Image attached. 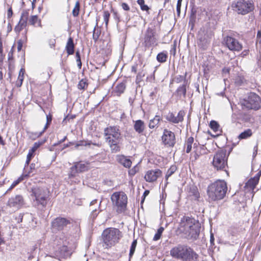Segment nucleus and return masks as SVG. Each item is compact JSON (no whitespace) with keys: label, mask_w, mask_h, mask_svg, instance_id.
Masks as SVG:
<instances>
[{"label":"nucleus","mask_w":261,"mask_h":261,"mask_svg":"<svg viewBox=\"0 0 261 261\" xmlns=\"http://www.w3.org/2000/svg\"><path fill=\"white\" fill-rule=\"evenodd\" d=\"M260 176L261 171H259L253 177L251 178L246 183L245 187L253 191L258 183Z\"/></svg>","instance_id":"obj_19"},{"label":"nucleus","mask_w":261,"mask_h":261,"mask_svg":"<svg viewBox=\"0 0 261 261\" xmlns=\"http://www.w3.org/2000/svg\"><path fill=\"white\" fill-rule=\"evenodd\" d=\"M23 179L22 177H20L16 180L14 181L11 185L10 187L8 189V191H10L14 188L16 185H17Z\"/></svg>","instance_id":"obj_45"},{"label":"nucleus","mask_w":261,"mask_h":261,"mask_svg":"<svg viewBox=\"0 0 261 261\" xmlns=\"http://www.w3.org/2000/svg\"><path fill=\"white\" fill-rule=\"evenodd\" d=\"M24 72H25L24 69L23 68H21V69L20 70L19 72L18 80L20 82V85H19L20 86H21L22 82L23 81V75H24Z\"/></svg>","instance_id":"obj_43"},{"label":"nucleus","mask_w":261,"mask_h":261,"mask_svg":"<svg viewBox=\"0 0 261 261\" xmlns=\"http://www.w3.org/2000/svg\"><path fill=\"white\" fill-rule=\"evenodd\" d=\"M117 161L125 168H129L132 165V161L123 155H118L116 156Z\"/></svg>","instance_id":"obj_21"},{"label":"nucleus","mask_w":261,"mask_h":261,"mask_svg":"<svg viewBox=\"0 0 261 261\" xmlns=\"http://www.w3.org/2000/svg\"><path fill=\"white\" fill-rule=\"evenodd\" d=\"M67 244L66 241H63V245L57 251V256L62 258H67L71 255V249L67 245Z\"/></svg>","instance_id":"obj_18"},{"label":"nucleus","mask_w":261,"mask_h":261,"mask_svg":"<svg viewBox=\"0 0 261 261\" xmlns=\"http://www.w3.org/2000/svg\"><path fill=\"white\" fill-rule=\"evenodd\" d=\"M149 191L148 190H145L143 194L144 197H145V196L148 195L149 194Z\"/></svg>","instance_id":"obj_63"},{"label":"nucleus","mask_w":261,"mask_h":261,"mask_svg":"<svg viewBox=\"0 0 261 261\" xmlns=\"http://www.w3.org/2000/svg\"><path fill=\"white\" fill-rule=\"evenodd\" d=\"M34 155V153L32 152L29 150V153L27 155V159L31 160V159Z\"/></svg>","instance_id":"obj_57"},{"label":"nucleus","mask_w":261,"mask_h":261,"mask_svg":"<svg viewBox=\"0 0 261 261\" xmlns=\"http://www.w3.org/2000/svg\"><path fill=\"white\" fill-rule=\"evenodd\" d=\"M29 23L35 27H41V20L39 19L37 15H32L31 16L29 20Z\"/></svg>","instance_id":"obj_27"},{"label":"nucleus","mask_w":261,"mask_h":261,"mask_svg":"<svg viewBox=\"0 0 261 261\" xmlns=\"http://www.w3.org/2000/svg\"><path fill=\"white\" fill-rule=\"evenodd\" d=\"M210 126L213 131L216 133V135L218 136L220 135L222 133V130L220 129L219 124L217 122L214 120H212L210 122Z\"/></svg>","instance_id":"obj_26"},{"label":"nucleus","mask_w":261,"mask_h":261,"mask_svg":"<svg viewBox=\"0 0 261 261\" xmlns=\"http://www.w3.org/2000/svg\"><path fill=\"white\" fill-rule=\"evenodd\" d=\"M48 44L50 48H54L55 47L56 44V40L55 39H50L48 41Z\"/></svg>","instance_id":"obj_50"},{"label":"nucleus","mask_w":261,"mask_h":261,"mask_svg":"<svg viewBox=\"0 0 261 261\" xmlns=\"http://www.w3.org/2000/svg\"><path fill=\"white\" fill-rule=\"evenodd\" d=\"M181 4H179V3L177 4L176 5V11L177 13V15L179 16L180 13V8H181Z\"/></svg>","instance_id":"obj_54"},{"label":"nucleus","mask_w":261,"mask_h":261,"mask_svg":"<svg viewBox=\"0 0 261 261\" xmlns=\"http://www.w3.org/2000/svg\"><path fill=\"white\" fill-rule=\"evenodd\" d=\"M161 120H162V119L160 117L159 115H155L153 119L150 120L148 124L149 128L153 129L158 127Z\"/></svg>","instance_id":"obj_24"},{"label":"nucleus","mask_w":261,"mask_h":261,"mask_svg":"<svg viewBox=\"0 0 261 261\" xmlns=\"http://www.w3.org/2000/svg\"><path fill=\"white\" fill-rule=\"evenodd\" d=\"M110 14L108 11H105L103 12V20L106 23V25L107 26L109 22Z\"/></svg>","instance_id":"obj_44"},{"label":"nucleus","mask_w":261,"mask_h":261,"mask_svg":"<svg viewBox=\"0 0 261 261\" xmlns=\"http://www.w3.org/2000/svg\"><path fill=\"white\" fill-rule=\"evenodd\" d=\"M66 50L68 55H71L74 52V44L73 40L71 37H69L68 39L66 45Z\"/></svg>","instance_id":"obj_23"},{"label":"nucleus","mask_w":261,"mask_h":261,"mask_svg":"<svg viewBox=\"0 0 261 261\" xmlns=\"http://www.w3.org/2000/svg\"><path fill=\"white\" fill-rule=\"evenodd\" d=\"M29 16V13L27 11H23L21 14V21H25V23H27V20L28 19Z\"/></svg>","instance_id":"obj_46"},{"label":"nucleus","mask_w":261,"mask_h":261,"mask_svg":"<svg viewBox=\"0 0 261 261\" xmlns=\"http://www.w3.org/2000/svg\"><path fill=\"white\" fill-rule=\"evenodd\" d=\"M224 42L228 49L233 51H240L243 48L242 44L236 38L226 36L224 38Z\"/></svg>","instance_id":"obj_14"},{"label":"nucleus","mask_w":261,"mask_h":261,"mask_svg":"<svg viewBox=\"0 0 261 261\" xmlns=\"http://www.w3.org/2000/svg\"><path fill=\"white\" fill-rule=\"evenodd\" d=\"M162 141L165 145L173 147L176 143L174 133L167 129H164L162 136Z\"/></svg>","instance_id":"obj_15"},{"label":"nucleus","mask_w":261,"mask_h":261,"mask_svg":"<svg viewBox=\"0 0 261 261\" xmlns=\"http://www.w3.org/2000/svg\"><path fill=\"white\" fill-rule=\"evenodd\" d=\"M134 122V128L135 131L139 134H142L145 128L144 122L142 120H138Z\"/></svg>","instance_id":"obj_22"},{"label":"nucleus","mask_w":261,"mask_h":261,"mask_svg":"<svg viewBox=\"0 0 261 261\" xmlns=\"http://www.w3.org/2000/svg\"><path fill=\"white\" fill-rule=\"evenodd\" d=\"M208 44V41L207 39L205 38H203L200 37L198 39V44L201 46L202 47L205 48L207 45Z\"/></svg>","instance_id":"obj_39"},{"label":"nucleus","mask_w":261,"mask_h":261,"mask_svg":"<svg viewBox=\"0 0 261 261\" xmlns=\"http://www.w3.org/2000/svg\"><path fill=\"white\" fill-rule=\"evenodd\" d=\"M101 237L106 246L111 247L119 242L123 237V234L119 229L109 227L103 230Z\"/></svg>","instance_id":"obj_5"},{"label":"nucleus","mask_w":261,"mask_h":261,"mask_svg":"<svg viewBox=\"0 0 261 261\" xmlns=\"http://www.w3.org/2000/svg\"><path fill=\"white\" fill-rule=\"evenodd\" d=\"M183 78H184V77H183L182 76H180L179 78H178V77H177V78L176 79H177V82H180L181 80H183Z\"/></svg>","instance_id":"obj_64"},{"label":"nucleus","mask_w":261,"mask_h":261,"mask_svg":"<svg viewBox=\"0 0 261 261\" xmlns=\"http://www.w3.org/2000/svg\"><path fill=\"white\" fill-rule=\"evenodd\" d=\"M31 196L34 197V204L35 205L46 206L49 197V191L42 187H35L32 189Z\"/></svg>","instance_id":"obj_6"},{"label":"nucleus","mask_w":261,"mask_h":261,"mask_svg":"<svg viewBox=\"0 0 261 261\" xmlns=\"http://www.w3.org/2000/svg\"><path fill=\"white\" fill-rule=\"evenodd\" d=\"M155 32L153 29L148 28L146 30L144 35L143 42L145 49L151 46L157 45V39L155 37Z\"/></svg>","instance_id":"obj_12"},{"label":"nucleus","mask_w":261,"mask_h":261,"mask_svg":"<svg viewBox=\"0 0 261 261\" xmlns=\"http://www.w3.org/2000/svg\"><path fill=\"white\" fill-rule=\"evenodd\" d=\"M210 241H211V244H213V243H214V236H213V234H211Z\"/></svg>","instance_id":"obj_62"},{"label":"nucleus","mask_w":261,"mask_h":261,"mask_svg":"<svg viewBox=\"0 0 261 261\" xmlns=\"http://www.w3.org/2000/svg\"><path fill=\"white\" fill-rule=\"evenodd\" d=\"M52 120V116L50 115H46V123L43 128L42 132L41 133L42 134L49 126Z\"/></svg>","instance_id":"obj_41"},{"label":"nucleus","mask_w":261,"mask_h":261,"mask_svg":"<svg viewBox=\"0 0 261 261\" xmlns=\"http://www.w3.org/2000/svg\"><path fill=\"white\" fill-rule=\"evenodd\" d=\"M71 224L70 220L63 217H57L51 222L52 229L54 231H61L65 229Z\"/></svg>","instance_id":"obj_13"},{"label":"nucleus","mask_w":261,"mask_h":261,"mask_svg":"<svg viewBox=\"0 0 261 261\" xmlns=\"http://www.w3.org/2000/svg\"><path fill=\"white\" fill-rule=\"evenodd\" d=\"M199 221L189 217H184L180 223V230L188 239H196L200 231Z\"/></svg>","instance_id":"obj_1"},{"label":"nucleus","mask_w":261,"mask_h":261,"mask_svg":"<svg viewBox=\"0 0 261 261\" xmlns=\"http://www.w3.org/2000/svg\"><path fill=\"white\" fill-rule=\"evenodd\" d=\"M193 195L194 196V198L195 199H198L199 198V193H198V192L197 189H193Z\"/></svg>","instance_id":"obj_51"},{"label":"nucleus","mask_w":261,"mask_h":261,"mask_svg":"<svg viewBox=\"0 0 261 261\" xmlns=\"http://www.w3.org/2000/svg\"><path fill=\"white\" fill-rule=\"evenodd\" d=\"M97 25V22L93 32V39L94 40L95 42L98 40L101 33L100 31L96 28Z\"/></svg>","instance_id":"obj_31"},{"label":"nucleus","mask_w":261,"mask_h":261,"mask_svg":"<svg viewBox=\"0 0 261 261\" xmlns=\"http://www.w3.org/2000/svg\"><path fill=\"white\" fill-rule=\"evenodd\" d=\"M13 47H14V46L12 47L11 51L8 54V60H11L13 59Z\"/></svg>","instance_id":"obj_52"},{"label":"nucleus","mask_w":261,"mask_h":261,"mask_svg":"<svg viewBox=\"0 0 261 261\" xmlns=\"http://www.w3.org/2000/svg\"><path fill=\"white\" fill-rule=\"evenodd\" d=\"M176 92L178 96H181L182 95L184 97H185L186 94V85L183 84L179 87Z\"/></svg>","instance_id":"obj_32"},{"label":"nucleus","mask_w":261,"mask_h":261,"mask_svg":"<svg viewBox=\"0 0 261 261\" xmlns=\"http://www.w3.org/2000/svg\"><path fill=\"white\" fill-rule=\"evenodd\" d=\"M244 105L248 109L257 110L261 107V98L255 93H250Z\"/></svg>","instance_id":"obj_10"},{"label":"nucleus","mask_w":261,"mask_h":261,"mask_svg":"<svg viewBox=\"0 0 261 261\" xmlns=\"http://www.w3.org/2000/svg\"><path fill=\"white\" fill-rule=\"evenodd\" d=\"M105 140L108 143L112 152L120 151L119 144L122 140L121 135L119 128L117 126H110L104 129Z\"/></svg>","instance_id":"obj_3"},{"label":"nucleus","mask_w":261,"mask_h":261,"mask_svg":"<svg viewBox=\"0 0 261 261\" xmlns=\"http://www.w3.org/2000/svg\"><path fill=\"white\" fill-rule=\"evenodd\" d=\"M25 23L24 21H21V20H20L18 24L15 27L14 30L16 32H20L22 29L23 27L25 25Z\"/></svg>","instance_id":"obj_40"},{"label":"nucleus","mask_w":261,"mask_h":261,"mask_svg":"<svg viewBox=\"0 0 261 261\" xmlns=\"http://www.w3.org/2000/svg\"><path fill=\"white\" fill-rule=\"evenodd\" d=\"M78 88L81 90L85 89L88 86V83L86 80H81L77 85Z\"/></svg>","instance_id":"obj_38"},{"label":"nucleus","mask_w":261,"mask_h":261,"mask_svg":"<svg viewBox=\"0 0 261 261\" xmlns=\"http://www.w3.org/2000/svg\"><path fill=\"white\" fill-rule=\"evenodd\" d=\"M231 8L238 14L244 15L252 11L254 7L250 2L239 0L232 3Z\"/></svg>","instance_id":"obj_8"},{"label":"nucleus","mask_w":261,"mask_h":261,"mask_svg":"<svg viewBox=\"0 0 261 261\" xmlns=\"http://www.w3.org/2000/svg\"><path fill=\"white\" fill-rule=\"evenodd\" d=\"M111 199L118 213H122L126 210L127 197L124 192H115L112 195Z\"/></svg>","instance_id":"obj_7"},{"label":"nucleus","mask_w":261,"mask_h":261,"mask_svg":"<svg viewBox=\"0 0 261 261\" xmlns=\"http://www.w3.org/2000/svg\"><path fill=\"white\" fill-rule=\"evenodd\" d=\"M227 191L226 182L224 180H217L209 185L207 194L210 201H215L223 199Z\"/></svg>","instance_id":"obj_4"},{"label":"nucleus","mask_w":261,"mask_h":261,"mask_svg":"<svg viewBox=\"0 0 261 261\" xmlns=\"http://www.w3.org/2000/svg\"><path fill=\"white\" fill-rule=\"evenodd\" d=\"M75 56H76V62H77L81 61V57H80V54L79 51H77L76 52Z\"/></svg>","instance_id":"obj_56"},{"label":"nucleus","mask_w":261,"mask_h":261,"mask_svg":"<svg viewBox=\"0 0 261 261\" xmlns=\"http://www.w3.org/2000/svg\"><path fill=\"white\" fill-rule=\"evenodd\" d=\"M0 144H1L2 145H5V143L1 135H0Z\"/></svg>","instance_id":"obj_61"},{"label":"nucleus","mask_w":261,"mask_h":261,"mask_svg":"<svg viewBox=\"0 0 261 261\" xmlns=\"http://www.w3.org/2000/svg\"><path fill=\"white\" fill-rule=\"evenodd\" d=\"M137 3L140 5L142 10L147 12L149 11V8L147 5L145 4L144 0H138Z\"/></svg>","instance_id":"obj_37"},{"label":"nucleus","mask_w":261,"mask_h":261,"mask_svg":"<svg viewBox=\"0 0 261 261\" xmlns=\"http://www.w3.org/2000/svg\"><path fill=\"white\" fill-rule=\"evenodd\" d=\"M164 230V228L163 227H160L157 230V232L155 234L153 240V241H158L159 240L161 237V235Z\"/></svg>","instance_id":"obj_35"},{"label":"nucleus","mask_w":261,"mask_h":261,"mask_svg":"<svg viewBox=\"0 0 261 261\" xmlns=\"http://www.w3.org/2000/svg\"><path fill=\"white\" fill-rule=\"evenodd\" d=\"M227 158L226 152L220 150L218 151L214 156L213 165L217 170H226L227 165Z\"/></svg>","instance_id":"obj_9"},{"label":"nucleus","mask_w":261,"mask_h":261,"mask_svg":"<svg viewBox=\"0 0 261 261\" xmlns=\"http://www.w3.org/2000/svg\"><path fill=\"white\" fill-rule=\"evenodd\" d=\"M125 88V83L123 82L120 83L116 86L114 89V93L116 94V95L120 96L124 92Z\"/></svg>","instance_id":"obj_25"},{"label":"nucleus","mask_w":261,"mask_h":261,"mask_svg":"<svg viewBox=\"0 0 261 261\" xmlns=\"http://www.w3.org/2000/svg\"><path fill=\"white\" fill-rule=\"evenodd\" d=\"M252 135V132L251 129H247L241 133L238 138L239 139H246L250 137Z\"/></svg>","instance_id":"obj_30"},{"label":"nucleus","mask_w":261,"mask_h":261,"mask_svg":"<svg viewBox=\"0 0 261 261\" xmlns=\"http://www.w3.org/2000/svg\"><path fill=\"white\" fill-rule=\"evenodd\" d=\"M137 70V65L133 66L131 68V71L133 72L136 73Z\"/></svg>","instance_id":"obj_58"},{"label":"nucleus","mask_w":261,"mask_h":261,"mask_svg":"<svg viewBox=\"0 0 261 261\" xmlns=\"http://www.w3.org/2000/svg\"><path fill=\"white\" fill-rule=\"evenodd\" d=\"M17 50L18 51H20L23 45V41L21 39L19 40L17 42Z\"/></svg>","instance_id":"obj_48"},{"label":"nucleus","mask_w":261,"mask_h":261,"mask_svg":"<svg viewBox=\"0 0 261 261\" xmlns=\"http://www.w3.org/2000/svg\"><path fill=\"white\" fill-rule=\"evenodd\" d=\"M177 168L176 166L172 165L170 167V168L168 170L166 173V180L168 179V178L171 176L176 170Z\"/></svg>","instance_id":"obj_34"},{"label":"nucleus","mask_w":261,"mask_h":261,"mask_svg":"<svg viewBox=\"0 0 261 261\" xmlns=\"http://www.w3.org/2000/svg\"><path fill=\"white\" fill-rule=\"evenodd\" d=\"M168 58V54L166 51L159 53L156 56V60L160 63H165Z\"/></svg>","instance_id":"obj_29"},{"label":"nucleus","mask_w":261,"mask_h":261,"mask_svg":"<svg viewBox=\"0 0 261 261\" xmlns=\"http://www.w3.org/2000/svg\"><path fill=\"white\" fill-rule=\"evenodd\" d=\"M122 8L125 11H129V6L125 3H122L121 5Z\"/></svg>","instance_id":"obj_49"},{"label":"nucleus","mask_w":261,"mask_h":261,"mask_svg":"<svg viewBox=\"0 0 261 261\" xmlns=\"http://www.w3.org/2000/svg\"><path fill=\"white\" fill-rule=\"evenodd\" d=\"M137 244V240H134L132 243L130 248L129 254V258H131L132 257V256L133 255V254L135 251Z\"/></svg>","instance_id":"obj_36"},{"label":"nucleus","mask_w":261,"mask_h":261,"mask_svg":"<svg viewBox=\"0 0 261 261\" xmlns=\"http://www.w3.org/2000/svg\"><path fill=\"white\" fill-rule=\"evenodd\" d=\"M13 15V11L12 10V8H10L8 9V12H7V16L8 18H10Z\"/></svg>","instance_id":"obj_55"},{"label":"nucleus","mask_w":261,"mask_h":261,"mask_svg":"<svg viewBox=\"0 0 261 261\" xmlns=\"http://www.w3.org/2000/svg\"><path fill=\"white\" fill-rule=\"evenodd\" d=\"M25 204L23 197L21 195L11 196L7 203V206L15 212L21 208Z\"/></svg>","instance_id":"obj_11"},{"label":"nucleus","mask_w":261,"mask_h":261,"mask_svg":"<svg viewBox=\"0 0 261 261\" xmlns=\"http://www.w3.org/2000/svg\"><path fill=\"white\" fill-rule=\"evenodd\" d=\"M258 145L256 144L253 148V156L255 157L257 153Z\"/></svg>","instance_id":"obj_53"},{"label":"nucleus","mask_w":261,"mask_h":261,"mask_svg":"<svg viewBox=\"0 0 261 261\" xmlns=\"http://www.w3.org/2000/svg\"><path fill=\"white\" fill-rule=\"evenodd\" d=\"M41 144V143L40 142H35L33 146L29 150L30 151H31L32 152L34 153V152L39 147V146H40Z\"/></svg>","instance_id":"obj_47"},{"label":"nucleus","mask_w":261,"mask_h":261,"mask_svg":"<svg viewBox=\"0 0 261 261\" xmlns=\"http://www.w3.org/2000/svg\"><path fill=\"white\" fill-rule=\"evenodd\" d=\"M229 70L228 68H224L222 70V72L223 73H229Z\"/></svg>","instance_id":"obj_60"},{"label":"nucleus","mask_w":261,"mask_h":261,"mask_svg":"<svg viewBox=\"0 0 261 261\" xmlns=\"http://www.w3.org/2000/svg\"><path fill=\"white\" fill-rule=\"evenodd\" d=\"M80 4L79 1H77L75 3L74 7L73 9L72 10V15L74 17H76L79 14V11H80Z\"/></svg>","instance_id":"obj_33"},{"label":"nucleus","mask_w":261,"mask_h":261,"mask_svg":"<svg viewBox=\"0 0 261 261\" xmlns=\"http://www.w3.org/2000/svg\"><path fill=\"white\" fill-rule=\"evenodd\" d=\"M35 168V165L34 164H32L30 166V171L29 172V174L31 172H33V170H34Z\"/></svg>","instance_id":"obj_59"},{"label":"nucleus","mask_w":261,"mask_h":261,"mask_svg":"<svg viewBox=\"0 0 261 261\" xmlns=\"http://www.w3.org/2000/svg\"><path fill=\"white\" fill-rule=\"evenodd\" d=\"M185 115V112L184 111H179L176 116L173 113H168L165 118L166 120L172 123H178L184 120V117Z\"/></svg>","instance_id":"obj_16"},{"label":"nucleus","mask_w":261,"mask_h":261,"mask_svg":"<svg viewBox=\"0 0 261 261\" xmlns=\"http://www.w3.org/2000/svg\"><path fill=\"white\" fill-rule=\"evenodd\" d=\"M88 166L85 164L76 163L74 166L70 168L71 176H74L77 172H82L88 170Z\"/></svg>","instance_id":"obj_20"},{"label":"nucleus","mask_w":261,"mask_h":261,"mask_svg":"<svg viewBox=\"0 0 261 261\" xmlns=\"http://www.w3.org/2000/svg\"><path fill=\"white\" fill-rule=\"evenodd\" d=\"M170 254L172 257L182 261H198L199 256L191 247L181 245L172 248Z\"/></svg>","instance_id":"obj_2"},{"label":"nucleus","mask_w":261,"mask_h":261,"mask_svg":"<svg viewBox=\"0 0 261 261\" xmlns=\"http://www.w3.org/2000/svg\"><path fill=\"white\" fill-rule=\"evenodd\" d=\"M194 142V138L190 137L186 141L185 146L186 148V152L189 153L192 150V145Z\"/></svg>","instance_id":"obj_28"},{"label":"nucleus","mask_w":261,"mask_h":261,"mask_svg":"<svg viewBox=\"0 0 261 261\" xmlns=\"http://www.w3.org/2000/svg\"><path fill=\"white\" fill-rule=\"evenodd\" d=\"M162 174V172L160 169L150 170L146 172L144 178L146 181L152 182L156 181Z\"/></svg>","instance_id":"obj_17"},{"label":"nucleus","mask_w":261,"mask_h":261,"mask_svg":"<svg viewBox=\"0 0 261 261\" xmlns=\"http://www.w3.org/2000/svg\"><path fill=\"white\" fill-rule=\"evenodd\" d=\"M139 170V167L137 165L128 171V174L130 176H134Z\"/></svg>","instance_id":"obj_42"}]
</instances>
